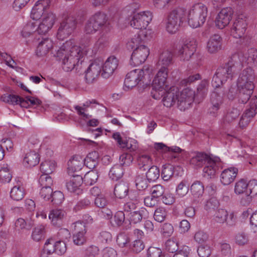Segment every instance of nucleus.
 <instances>
[{"label":"nucleus","instance_id":"nucleus-53","mask_svg":"<svg viewBox=\"0 0 257 257\" xmlns=\"http://www.w3.org/2000/svg\"><path fill=\"white\" fill-rule=\"evenodd\" d=\"M151 192L153 197H155L156 198H158L160 197H162L164 194L165 188L162 185L157 184L152 187Z\"/></svg>","mask_w":257,"mask_h":257},{"label":"nucleus","instance_id":"nucleus-64","mask_svg":"<svg viewBox=\"0 0 257 257\" xmlns=\"http://www.w3.org/2000/svg\"><path fill=\"white\" fill-rule=\"evenodd\" d=\"M39 183L42 187H51L53 180L49 175H42L39 180Z\"/></svg>","mask_w":257,"mask_h":257},{"label":"nucleus","instance_id":"nucleus-38","mask_svg":"<svg viewBox=\"0 0 257 257\" xmlns=\"http://www.w3.org/2000/svg\"><path fill=\"white\" fill-rule=\"evenodd\" d=\"M148 170L146 173V177L149 182H154L159 178L160 172L158 167L152 165Z\"/></svg>","mask_w":257,"mask_h":257},{"label":"nucleus","instance_id":"nucleus-36","mask_svg":"<svg viewBox=\"0 0 257 257\" xmlns=\"http://www.w3.org/2000/svg\"><path fill=\"white\" fill-rule=\"evenodd\" d=\"M123 175L122 167L120 164L114 165L110 170L108 176L113 181H117Z\"/></svg>","mask_w":257,"mask_h":257},{"label":"nucleus","instance_id":"nucleus-43","mask_svg":"<svg viewBox=\"0 0 257 257\" xmlns=\"http://www.w3.org/2000/svg\"><path fill=\"white\" fill-rule=\"evenodd\" d=\"M144 210L134 211L130 213L129 224L126 226V229L130 228L131 223L136 224L140 222L143 219Z\"/></svg>","mask_w":257,"mask_h":257},{"label":"nucleus","instance_id":"nucleus-29","mask_svg":"<svg viewBox=\"0 0 257 257\" xmlns=\"http://www.w3.org/2000/svg\"><path fill=\"white\" fill-rule=\"evenodd\" d=\"M129 191L128 184L124 181L116 184L114 189V194L116 197L122 199L125 198Z\"/></svg>","mask_w":257,"mask_h":257},{"label":"nucleus","instance_id":"nucleus-35","mask_svg":"<svg viewBox=\"0 0 257 257\" xmlns=\"http://www.w3.org/2000/svg\"><path fill=\"white\" fill-rule=\"evenodd\" d=\"M45 227L43 225H39L33 229L32 233V239L36 241H40L45 238Z\"/></svg>","mask_w":257,"mask_h":257},{"label":"nucleus","instance_id":"nucleus-49","mask_svg":"<svg viewBox=\"0 0 257 257\" xmlns=\"http://www.w3.org/2000/svg\"><path fill=\"white\" fill-rule=\"evenodd\" d=\"M210 101L212 105H214V108L218 110L223 102V98L218 93L214 91L211 95Z\"/></svg>","mask_w":257,"mask_h":257},{"label":"nucleus","instance_id":"nucleus-59","mask_svg":"<svg viewBox=\"0 0 257 257\" xmlns=\"http://www.w3.org/2000/svg\"><path fill=\"white\" fill-rule=\"evenodd\" d=\"M54 246L55 247V253L58 255H62L66 251V244L63 241H55V246Z\"/></svg>","mask_w":257,"mask_h":257},{"label":"nucleus","instance_id":"nucleus-1","mask_svg":"<svg viewBox=\"0 0 257 257\" xmlns=\"http://www.w3.org/2000/svg\"><path fill=\"white\" fill-rule=\"evenodd\" d=\"M81 46H73L68 49L69 43L64 44L58 50H55L56 54L54 56L58 61H62L63 69L66 71H70L74 69L77 61L79 60L84 56L86 55L90 49V38H82L80 41Z\"/></svg>","mask_w":257,"mask_h":257},{"label":"nucleus","instance_id":"nucleus-3","mask_svg":"<svg viewBox=\"0 0 257 257\" xmlns=\"http://www.w3.org/2000/svg\"><path fill=\"white\" fill-rule=\"evenodd\" d=\"M155 79L152 83V91H151L152 96L155 99H160L163 97L162 101L164 106L170 107L174 105L176 102L178 103V100L180 98V91L178 88L173 86L168 89L169 85L167 84V80L164 82L157 84L158 87H154Z\"/></svg>","mask_w":257,"mask_h":257},{"label":"nucleus","instance_id":"nucleus-55","mask_svg":"<svg viewBox=\"0 0 257 257\" xmlns=\"http://www.w3.org/2000/svg\"><path fill=\"white\" fill-rule=\"evenodd\" d=\"M228 213L226 210L223 209H218L215 213V220L216 222L221 223L226 220Z\"/></svg>","mask_w":257,"mask_h":257},{"label":"nucleus","instance_id":"nucleus-50","mask_svg":"<svg viewBox=\"0 0 257 257\" xmlns=\"http://www.w3.org/2000/svg\"><path fill=\"white\" fill-rule=\"evenodd\" d=\"M129 247L132 251L138 253L144 249L145 244L142 240L136 239L132 244L129 245Z\"/></svg>","mask_w":257,"mask_h":257},{"label":"nucleus","instance_id":"nucleus-44","mask_svg":"<svg viewBox=\"0 0 257 257\" xmlns=\"http://www.w3.org/2000/svg\"><path fill=\"white\" fill-rule=\"evenodd\" d=\"M148 181L142 175H138L135 179L136 186L139 191L145 190L148 187Z\"/></svg>","mask_w":257,"mask_h":257},{"label":"nucleus","instance_id":"nucleus-39","mask_svg":"<svg viewBox=\"0 0 257 257\" xmlns=\"http://www.w3.org/2000/svg\"><path fill=\"white\" fill-rule=\"evenodd\" d=\"M204 191V185L200 181L194 182L190 187V191L192 195L196 198L202 196Z\"/></svg>","mask_w":257,"mask_h":257},{"label":"nucleus","instance_id":"nucleus-21","mask_svg":"<svg viewBox=\"0 0 257 257\" xmlns=\"http://www.w3.org/2000/svg\"><path fill=\"white\" fill-rule=\"evenodd\" d=\"M238 86V100L239 103L245 104L250 99L252 94L254 86L250 85H245L237 84Z\"/></svg>","mask_w":257,"mask_h":257},{"label":"nucleus","instance_id":"nucleus-4","mask_svg":"<svg viewBox=\"0 0 257 257\" xmlns=\"http://www.w3.org/2000/svg\"><path fill=\"white\" fill-rule=\"evenodd\" d=\"M108 17L106 14L97 12L92 15L85 22L83 28L86 35H92L98 31L109 30L110 24L108 22Z\"/></svg>","mask_w":257,"mask_h":257},{"label":"nucleus","instance_id":"nucleus-5","mask_svg":"<svg viewBox=\"0 0 257 257\" xmlns=\"http://www.w3.org/2000/svg\"><path fill=\"white\" fill-rule=\"evenodd\" d=\"M141 43V39L138 35L126 44L127 50H133L130 59L132 65L135 66L144 63L150 54L149 49Z\"/></svg>","mask_w":257,"mask_h":257},{"label":"nucleus","instance_id":"nucleus-10","mask_svg":"<svg viewBox=\"0 0 257 257\" xmlns=\"http://www.w3.org/2000/svg\"><path fill=\"white\" fill-rule=\"evenodd\" d=\"M77 24L75 17L71 15L63 17L58 29V39L63 40L69 36L76 28Z\"/></svg>","mask_w":257,"mask_h":257},{"label":"nucleus","instance_id":"nucleus-24","mask_svg":"<svg viewBox=\"0 0 257 257\" xmlns=\"http://www.w3.org/2000/svg\"><path fill=\"white\" fill-rule=\"evenodd\" d=\"M238 173V169L230 167L225 169L221 174V182L224 185L231 183L234 180Z\"/></svg>","mask_w":257,"mask_h":257},{"label":"nucleus","instance_id":"nucleus-54","mask_svg":"<svg viewBox=\"0 0 257 257\" xmlns=\"http://www.w3.org/2000/svg\"><path fill=\"white\" fill-rule=\"evenodd\" d=\"M56 19V17L55 14L52 13H46L43 16L42 22L46 24L51 28L54 25Z\"/></svg>","mask_w":257,"mask_h":257},{"label":"nucleus","instance_id":"nucleus-25","mask_svg":"<svg viewBox=\"0 0 257 257\" xmlns=\"http://www.w3.org/2000/svg\"><path fill=\"white\" fill-rule=\"evenodd\" d=\"M139 69H135L128 73L124 79V84L128 88H132L139 84Z\"/></svg>","mask_w":257,"mask_h":257},{"label":"nucleus","instance_id":"nucleus-16","mask_svg":"<svg viewBox=\"0 0 257 257\" xmlns=\"http://www.w3.org/2000/svg\"><path fill=\"white\" fill-rule=\"evenodd\" d=\"M233 11L231 8L227 7L222 9L218 14L215 24L219 29H222L227 26L232 19Z\"/></svg>","mask_w":257,"mask_h":257},{"label":"nucleus","instance_id":"nucleus-8","mask_svg":"<svg viewBox=\"0 0 257 257\" xmlns=\"http://www.w3.org/2000/svg\"><path fill=\"white\" fill-rule=\"evenodd\" d=\"M173 54L172 52L168 50L163 51L160 54L158 63L162 66L161 68L158 72L154 79H155L154 87H158L157 84L163 82L168 77L167 67L173 64Z\"/></svg>","mask_w":257,"mask_h":257},{"label":"nucleus","instance_id":"nucleus-37","mask_svg":"<svg viewBox=\"0 0 257 257\" xmlns=\"http://www.w3.org/2000/svg\"><path fill=\"white\" fill-rule=\"evenodd\" d=\"M175 167L170 164H166L162 167L161 176L162 179L167 181L172 178L174 174Z\"/></svg>","mask_w":257,"mask_h":257},{"label":"nucleus","instance_id":"nucleus-40","mask_svg":"<svg viewBox=\"0 0 257 257\" xmlns=\"http://www.w3.org/2000/svg\"><path fill=\"white\" fill-rule=\"evenodd\" d=\"M25 195L24 188L15 186L12 188L10 192L11 198L15 201L21 200Z\"/></svg>","mask_w":257,"mask_h":257},{"label":"nucleus","instance_id":"nucleus-33","mask_svg":"<svg viewBox=\"0 0 257 257\" xmlns=\"http://www.w3.org/2000/svg\"><path fill=\"white\" fill-rule=\"evenodd\" d=\"M66 215L65 211L62 209H53L51 211L49 218L51 219V221L54 225L60 226V222L64 217Z\"/></svg>","mask_w":257,"mask_h":257},{"label":"nucleus","instance_id":"nucleus-61","mask_svg":"<svg viewBox=\"0 0 257 257\" xmlns=\"http://www.w3.org/2000/svg\"><path fill=\"white\" fill-rule=\"evenodd\" d=\"M54 246H55V240L52 238H50L46 240L43 249L48 253L52 254L55 253V247Z\"/></svg>","mask_w":257,"mask_h":257},{"label":"nucleus","instance_id":"nucleus-47","mask_svg":"<svg viewBox=\"0 0 257 257\" xmlns=\"http://www.w3.org/2000/svg\"><path fill=\"white\" fill-rule=\"evenodd\" d=\"M247 189V183L244 179H241L235 183L234 192L236 194H241L244 193L246 195Z\"/></svg>","mask_w":257,"mask_h":257},{"label":"nucleus","instance_id":"nucleus-58","mask_svg":"<svg viewBox=\"0 0 257 257\" xmlns=\"http://www.w3.org/2000/svg\"><path fill=\"white\" fill-rule=\"evenodd\" d=\"M246 61L248 64H257V50L252 48L248 50Z\"/></svg>","mask_w":257,"mask_h":257},{"label":"nucleus","instance_id":"nucleus-31","mask_svg":"<svg viewBox=\"0 0 257 257\" xmlns=\"http://www.w3.org/2000/svg\"><path fill=\"white\" fill-rule=\"evenodd\" d=\"M209 81L204 79L202 80L198 85L196 92V98L197 99V103H200L206 96L208 92Z\"/></svg>","mask_w":257,"mask_h":257},{"label":"nucleus","instance_id":"nucleus-20","mask_svg":"<svg viewBox=\"0 0 257 257\" xmlns=\"http://www.w3.org/2000/svg\"><path fill=\"white\" fill-rule=\"evenodd\" d=\"M1 100L12 104H20L22 107L28 108L29 102L28 99L24 98L19 95L5 94L1 97Z\"/></svg>","mask_w":257,"mask_h":257},{"label":"nucleus","instance_id":"nucleus-62","mask_svg":"<svg viewBox=\"0 0 257 257\" xmlns=\"http://www.w3.org/2000/svg\"><path fill=\"white\" fill-rule=\"evenodd\" d=\"M79 158V157L78 156H73L68 161L67 165L69 174H70V172L72 173L76 171V166H78V164L80 163V162L78 161V159Z\"/></svg>","mask_w":257,"mask_h":257},{"label":"nucleus","instance_id":"nucleus-30","mask_svg":"<svg viewBox=\"0 0 257 257\" xmlns=\"http://www.w3.org/2000/svg\"><path fill=\"white\" fill-rule=\"evenodd\" d=\"M99 155L97 151H92L84 160V165L90 169H94L98 164Z\"/></svg>","mask_w":257,"mask_h":257},{"label":"nucleus","instance_id":"nucleus-42","mask_svg":"<svg viewBox=\"0 0 257 257\" xmlns=\"http://www.w3.org/2000/svg\"><path fill=\"white\" fill-rule=\"evenodd\" d=\"M112 138L117 141V144L118 147L122 149H126L130 151H134L132 148V145L128 144V142L125 140H123L119 133L116 132L113 134Z\"/></svg>","mask_w":257,"mask_h":257},{"label":"nucleus","instance_id":"nucleus-26","mask_svg":"<svg viewBox=\"0 0 257 257\" xmlns=\"http://www.w3.org/2000/svg\"><path fill=\"white\" fill-rule=\"evenodd\" d=\"M257 112V96H254L251 98L249 102V107L243 113L241 121L246 119V122L249 121L248 118L253 117Z\"/></svg>","mask_w":257,"mask_h":257},{"label":"nucleus","instance_id":"nucleus-57","mask_svg":"<svg viewBox=\"0 0 257 257\" xmlns=\"http://www.w3.org/2000/svg\"><path fill=\"white\" fill-rule=\"evenodd\" d=\"M130 241V238L123 233L119 234L116 238V242L121 247H127L129 246Z\"/></svg>","mask_w":257,"mask_h":257},{"label":"nucleus","instance_id":"nucleus-13","mask_svg":"<svg viewBox=\"0 0 257 257\" xmlns=\"http://www.w3.org/2000/svg\"><path fill=\"white\" fill-rule=\"evenodd\" d=\"M196 47V42L194 39L187 40L184 44L179 47L178 56L181 60L188 61L194 55Z\"/></svg>","mask_w":257,"mask_h":257},{"label":"nucleus","instance_id":"nucleus-6","mask_svg":"<svg viewBox=\"0 0 257 257\" xmlns=\"http://www.w3.org/2000/svg\"><path fill=\"white\" fill-rule=\"evenodd\" d=\"M207 8L201 3L193 5L188 13L189 25L196 28L203 25L207 16Z\"/></svg>","mask_w":257,"mask_h":257},{"label":"nucleus","instance_id":"nucleus-22","mask_svg":"<svg viewBox=\"0 0 257 257\" xmlns=\"http://www.w3.org/2000/svg\"><path fill=\"white\" fill-rule=\"evenodd\" d=\"M222 39L218 34H215L210 37L209 39L207 48L209 53H216L222 49Z\"/></svg>","mask_w":257,"mask_h":257},{"label":"nucleus","instance_id":"nucleus-48","mask_svg":"<svg viewBox=\"0 0 257 257\" xmlns=\"http://www.w3.org/2000/svg\"><path fill=\"white\" fill-rule=\"evenodd\" d=\"M257 194V180L253 179L247 183V189L246 192V196H250V198Z\"/></svg>","mask_w":257,"mask_h":257},{"label":"nucleus","instance_id":"nucleus-34","mask_svg":"<svg viewBox=\"0 0 257 257\" xmlns=\"http://www.w3.org/2000/svg\"><path fill=\"white\" fill-rule=\"evenodd\" d=\"M39 155L35 151H30L27 153L24 159V162L27 163L30 167L35 166L39 164Z\"/></svg>","mask_w":257,"mask_h":257},{"label":"nucleus","instance_id":"nucleus-2","mask_svg":"<svg viewBox=\"0 0 257 257\" xmlns=\"http://www.w3.org/2000/svg\"><path fill=\"white\" fill-rule=\"evenodd\" d=\"M243 67L238 54H234L227 62L218 67L212 79V85L215 88H222L228 80H231Z\"/></svg>","mask_w":257,"mask_h":257},{"label":"nucleus","instance_id":"nucleus-46","mask_svg":"<svg viewBox=\"0 0 257 257\" xmlns=\"http://www.w3.org/2000/svg\"><path fill=\"white\" fill-rule=\"evenodd\" d=\"M50 199L53 205L59 206L64 201V196L62 192L56 191L52 192Z\"/></svg>","mask_w":257,"mask_h":257},{"label":"nucleus","instance_id":"nucleus-23","mask_svg":"<svg viewBox=\"0 0 257 257\" xmlns=\"http://www.w3.org/2000/svg\"><path fill=\"white\" fill-rule=\"evenodd\" d=\"M83 178L80 175H73L72 178L66 183L67 190L70 192L79 194L82 192V189L80 188L83 182Z\"/></svg>","mask_w":257,"mask_h":257},{"label":"nucleus","instance_id":"nucleus-11","mask_svg":"<svg viewBox=\"0 0 257 257\" xmlns=\"http://www.w3.org/2000/svg\"><path fill=\"white\" fill-rule=\"evenodd\" d=\"M131 17V25L137 29H146L152 19V13L149 11L138 13L134 12Z\"/></svg>","mask_w":257,"mask_h":257},{"label":"nucleus","instance_id":"nucleus-27","mask_svg":"<svg viewBox=\"0 0 257 257\" xmlns=\"http://www.w3.org/2000/svg\"><path fill=\"white\" fill-rule=\"evenodd\" d=\"M51 49H53L52 42L49 39H45L39 43L36 53L38 57H43Z\"/></svg>","mask_w":257,"mask_h":257},{"label":"nucleus","instance_id":"nucleus-51","mask_svg":"<svg viewBox=\"0 0 257 257\" xmlns=\"http://www.w3.org/2000/svg\"><path fill=\"white\" fill-rule=\"evenodd\" d=\"M165 249L169 252L175 253L179 250L178 242L173 239H168L165 243Z\"/></svg>","mask_w":257,"mask_h":257},{"label":"nucleus","instance_id":"nucleus-45","mask_svg":"<svg viewBox=\"0 0 257 257\" xmlns=\"http://www.w3.org/2000/svg\"><path fill=\"white\" fill-rule=\"evenodd\" d=\"M240 114V110L237 108L232 107L228 109L224 118V120L228 123L236 120Z\"/></svg>","mask_w":257,"mask_h":257},{"label":"nucleus","instance_id":"nucleus-52","mask_svg":"<svg viewBox=\"0 0 257 257\" xmlns=\"http://www.w3.org/2000/svg\"><path fill=\"white\" fill-rule=\"evenodd\" d=\"M167 216V212L163 207L157 208L154 214V218L155 220L159 222H162L164 221Z\"/></svg>","mask_w":257,"mask_h":257},{"label":"nucleus","instance_id":"nucleus-19","mask_svg":"<svg viewBox=\"0 0 257 257\" xmlns=\"http://www.w3.org/2000/svg\"><path fill=\"white\" fill-rule=\"evenodd\" d=\"M118 65V60L114 56L109 57L102 66L101 76L104 78H109L114 72Z\"/></svg>","mask_w":257,"mask_h":257},{"label":"nucleus","instance_id":"nucleus-28","mask_svg":"<svg viewBox=\"0 0 257 257\" xmlns=\"http://www.w3.org/2000/svg\"><path fill=\"white\" fill-rule=\"evenodd\" d=\"M139 84L140 86H142L144 88H146L148 86L151 84V77L150 74V70L148 67L144 66L143 69H139Z\"/></svg>","mask_w":257,"mask_h":257},{"label":"nucleus","instance_id":"nucleus-12","mask_svg":"<svg viewBox=\"0 0 257 257\" xmlns=\"http://www.w3.org/2000/svg\"><path fill=\"white\" fill-rule=\"evenodd\" d=\"M196 92L191 88L187 87L180 92V98L178 100V107L181 110L188 109L194 101L197 102L196 98Z\"/></svg>","mask_w":257,"mask_h":257},{"label":"nucleus","instance_id":"nucleus-17","mask_svg":"<svg viewBox=\"0 0 257 257\" xmlns=\"http://www.w3.org/2000/svg\"><path fill=\"white\" fill-rule=\"evenodd\" d=\"M74 229L76 233L73 235V242L77 245L83 244L86 241L85 234L86 233V229L85 223L78 221L75 224Z\"/></svg>","mask_w":257,"mask_h":257},{"label":"nucleus","instance_id":"nucleus-18","mask_svg":"<svg viewBox=\"0 0 257 257\" xmlns=\"http://www.w3.org/2000/svg\"><path fill=\"white\" fill-rule=\"evenodd\" d=\"M255 79V74L253 69L248 67L242 70L240 73L237 79V84L254 86L253 81Z\"/></svg>","mask_w":257,"mask_h":257},{"label":"nucleus","instance_id":"nucleus-9","mask_svg":"<svg viewBox=\"0 0 257 257\" xmlns=\"http://www.w3.org/2000/svg\"><path fill=\"white\" fill-rule=\"evenodd\" d=\"M190 164L201 167L203 164H206L203 168V172L208 176H214L218 169L215 162L207 154L202 152H196L195 155L190 159Z\"/></svg>","mask_w":257,"mask_h":257},{"label":"nucleus","instance_id":"nucleus-63","mask_svg":"<svg viewBox=\"0 0 257 257\" xmlns=\"http://www.w3.org/2000/svg\"><path fill=\"white\" fill-rule=\"evenodd\" d=\"M197 252L200 257H209L211 253L210 246L208 245H201L198 247Z\"/></svg>","mask_w":257,"mask_h":257},{"label":"nucleus","instance_id":"nucleus-56","mask_svg":"<svg viewBox=\"0 0 257 257\" xmlns=\"http://www.w3.org/2000/svg\"><path fill=\"white\" fill-rule=\"evenodd\" d=\"M219 206V202L216 197H212L207 201L205 207L206 210L211 211L217 208Z\"/></svg>","mask_w":257,"mask_h":257},{"label":"nucleus","instance_id":"nucleus-14","mask_svg":"<svg viewBox=\"0 0 257 257\" xmlns=\"http://www.w3.org/2000/svg\"><path fill=\"white\" fill-rule=\"evenodd\" d=\"M247 26L246 17L242 14L238 15L231 29V35L235 38L243 37L246 30Z\"/></svg>","mask_w":257,"mask_h":257},{"label":"nucleus","instance_id":"nucleus-32","mask_svg":"<svg viewBox=\"0 0 257 257\" xmlns=\"http://www.w3.org/2000/svg\"><path fill=\"white\" fill-rule=\"evenodd\" d=\"M137 162L139 169L143 171L147 170L153 164L151 157L148 155L139 156L137 158Z\"/></svg>","mask_w":257,"mask_h":257},{"label":"nucleus","instance_id":"nucleus-15","mask_svg":"<svg viewBox=\"0 0 257 257\" xmlns=\"http://www.w3.org/2000/svg\"><path fill=\"white\" fill-rule=\"evenodd\" d=\"M102 62L96 60L92 62L84 71V79L87 84L95 82L101 72Z\"/></svg>","mask_w":257,"mask_h":257},{"label":"nucleus","instance_id":"nucleus-60","mask_svg":"<svg viewBox=\"0 0 257 257\" xmlns=\"http://www.w3.org/2000/svg\"><path fill=\"white\" fill-rule=\"evenodd\" d=\"M114 221L117 227L120 226L123 223L126 224L124 212L121 211L116 212L114 216Z\"/></svg>","mask_w":257,"mask_h":257},{"label":"nucleus","instance_id":"nucleus-7","mask_svg":"<svg viewBox=\"0 0 257 257\" xmlns=\"http://www.w3.org/2000/svg\"><path fill=\"white\" fill-rule=\"evenodd\" d=\"M186 10L178 7L172 10L168 16L166 26L167 31L171 34L175 33L186 22Z\"/></svg>","mask_w":257,"mask_h":257},{"label":"nucleus","instance_id":"nucleus-41","mask_svg":"<svg viewBox=\"0 0 257 257\" xmlns=\"http://www.w3.org/2000/svg\"><path fill=\"white\" fill-rule=\"evenodd\" d=\"M55 169V164L53 161H45L40 165V171L45 175H49L53 172Z\"/></svg>","mask_w":257,"mask_h":257}]
</instances>
